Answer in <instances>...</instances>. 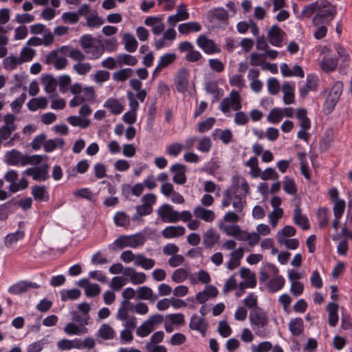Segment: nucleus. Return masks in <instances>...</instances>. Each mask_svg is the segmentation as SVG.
I'll list each match as a JSON object with an SVG mask.
<instances>
[{"instance_id":"nucleus-63","label":"nucleus","mask_w":352,"mask_h":352,"mask_svg":"<svg viewBox=\"0 0 352 352\" xmlns=\"http://www.w3.org/2000/svg\"><path fill=\"white\" fill-rule=\"evenodd\" d=\"M73 68L79 75H86L90 72L91 65L89 63H78L75 64Z\"/></svg>"},{"instance_id":"nucleus-5","label":"nucleus","mask_w":352,"mask_h":352,"mask_svg":"<svg viewBox=\"0 0 352 352\" xmlns=\"http://www.w3.org/2000/svg\"><path fill=\"white\" fill-rule=\"evenodd\" d=\"M48 168V164H45L41 166L29 168L24 171V174L32 176L33 179L36 181H45L50 177Z\"/></svg>"},{"instance_id":"nucleus-36","label":"nucleus","mask_w":352,"mask_h":352,"mask_svg":"<svg viewBox=\"0 0 352 352\" xmlns=\"http://www.w3.org/2000/svg\"><path fill=\"white\" fill-rule=\"evenodd\" d=\"M318 2L308 4L304 7L301 13L297 16L298 19L309 18L311 15L318 11Z\"/></svg>"},{"instance_id":"nucleus-20","label":"nucleus","mask_w":352,"mask_h":352,"mask_svg":"<svg viewBox=\"0 0 352 352\" xmlns=\"http://www.w3.org/2000/svg\"><path fill=\"white\" fill-rule=\"evenodd\" d=\"M283 91L284 93L283 102L285 104H290L294 102V88L288 82H284L282 87Z\"/></svg>"},{"instance_id":"nucleus-39","label":"nucleus","mask_w":352,"mask_h":352,"mask_svg":"<svg viewBox=\"0 0 352 352\" xmlns=\"http://www.w3.org/2000/svg\"><path fill=\"white\" fill-rule=\"evenodd\" d=\"M16 206V204L12 201H8L0 206V221L7 219L10 212Z\"/></svg>"},{"instance_id":"nucleus-56","label":"nucleus","mask_w":352,"mask_h":352,"mask_svg":"<svg viewBox=\"0 0 352 352\" xmlns=\"http://www.w3.org/2000/svg\"><path fill=\"white\" fill-rule=\"evenodd\" d=\"M243 304L245 307L252 310L256 308H259L258 305L257 297L252 293L248 294V296L243 300Z\"/></svg>"},{"instance_id":"nucleus-45","label":"nucleus","mask_w":352,"mask_h":352,"mask_svg":"<svg viewBox=\"0 0 352 352\" xmlns=\"http://www.w3.org/2000/svg\"><path fill=\"white\" fill-rule=\"evenodd\" d=\"M114 222L116 226L126 227L130 224V218L124 212H118L114 216Z\"/></svg>"},{"instance_id":"nucleus-30","label":"nucleus","mask_w":352,"mask_h":352,"mask_svg":"<svg viewBox=\"0 0 352 352\" xmlns=\"http://www.w3.org/2000/svg\"><path fill=\"white\" fill-rule=\"evenodd\" d=\"M240 275L242 278L246 279V282L249 285L250 288H254L256 285V276L254 273L251 272L248 268H241L240 270Z\"/></svg>"},{"instance_id":"nucleus-9","label":"nucleus","mask_w":352,"mask_h":352,"mask_svg":"<svg viewBox=\"0 0 352 352\" xmlns=\"http://www.w3.org/2000/svg\"><path fill=\"white\" fill-rule=\"evenodd\" d=\"M189 73L186 69H180L175 77V83L177 90L180 93L187 91L188 85Z\"/></svg>"},{"instance_id":"nucleus-3","label":"nucleus","mask_w":352,"mask_h":352,"mask_svg":"<svg viewBox=\"0 0 352 352\" xmlns=\"http://www.w3.org/2000/svg\"><path fill=\"white\" fill-rule=\"evenodd\" d=\"M336 13V6H331L328 9L318 10L317 14L312 19V22L316 26L321 23L329 24L333 19Z\"/></svg>"},{"instance_id":"nucleus-48","label":"nucleus","mask_w":352,"mask_h":352,"mask_svg":"<svg viewBox=\"0 0 352 352\" xmlns=\"http://www.w3.org/2000/svg\"><path fill=\"white\" fill-rule=\"evenodd\" d=\"M333 214L337 219H340L345 209V201L343 199L333 200Z\"/></svg>"},{"instance_id":"nucleus-28","label":"nucleus","mask_w":352,"mask_h":352,"mask_svg":"<svg viewBox=\"0 0 352 352\" xmlns=\"http://www.w3.org/2000/svg\"><path fill=\"white\" fill-rule=\"evenodd\" d=\"M116 60L120 66H122L123 65L134 66L138 62L136 57L127 54H118L116 56Z\"/></svg>"},{"instance_id":"nucleus-53","label":"nucleus","mask_w":352,"mask_h":352,"mask_svg":"<svg viewBox=\"0 0 352 352\" xmlns=\"http://www.w3.org/2000/svg\"><path fill=\"white\" fill-rule=\"evenodd\" d=\"M282 118L283 113L281 109L278 108H274L270 111L267 119L268 122L271 123L277 124L280 121Z\"/></svg>"},{"instance_id":"nucleus-27","label":"nucleus","mask_w":352,"mask_h":352,"mask_svg":"<svg viewBox=\"0 0 352 352\" xmlns=\"http://www.w3.org/2000/svg\"><path fill=\"white\" fill-rule=\"evenodd\" d=\"M289 328L292 335L295 336H300L304 328L302 319L296 318L292 320L289 324Z\"/></svg>"},{"instance_id":"nucleus-26","label":"nucleus","mask_w":352,"mask_h":352,"mask_svg":"<svg viewBox=\"0 0 352 352\" xmlns=\"http://www.w3.org/2000/svg\"><path fill=\"white\" fill-rule=\"evenodd\" d=\"M123 41L124 43V48L129 52H134L136 51L138 43L135 36L131 34H124Z\"/></svg>"},{"instance_id":"nucleus-33","label":"nucleus","mask_w":352,"mask_h":352,"mask_svg":"<svg viewBox=\"0 0 352 352\" xmlns=\"http://www.w3.org/2000/svg\"><path fill=\"white\" fill-rule=\"evenodd\" d=\"M340 98L328 94L323 104V111L325 114H329L333 111Z\"/></svg>"},{"instance_id":"nucleus-57","label":"nucleus","mask_w":352,"mask_h":352,"mask_svg":"<svg viewBox=\"0 0 352 352\" xmlns=\"http://www.w3.org/2000/svg\"><path fill=\"white\" fill-rule=\"evenodd\" d=\"M279 177L278 174L276 173L275 169L272 168H267L263 170L261 175V178L263 180L274 179L277 180Z\"/></svg>"},{"instance_id":"nucleus-1","label":"nucleus","mask_w":352,"mask_h":352,"mask_svg":"<svg viewBox=\"0 0 352 352\" xmlns=\"http://www.w3.org/2000/svg\"><path fill=\"white\" fill-rule=\"evenodd\" d=\"M250 321L256 336L265 338L267 331L264 329L269 323L267 314L263 309L256 308L250 313Z\"/></svg>"},{"instance_id":"nucleus-31","label":"nucleus","mask_w":352,"mask_h":352,"mask_svg":"<svg viewBox=\"0 0 352 352\" xmlns=\"http://www.w3.org/2000/svg\"><path fill=\"white\" fill-rule=\"evenodd\" d=\"M229 101L230 106L234 111H239L242 108L241 96L237 91H231L230 93Z\"/></svg>"},{"instance_id":"nucleus-40","label":"nucleus","mask_w":352,"mask_h":352,"mask_svg":"<svg viewBox=\"0 0 352 352\" xmlns=\"http://www.w3.org/2000/svg\"><path fill=\"white\" fill-rule=\"evenodd\" d=\"M88 52H85L87 54H89V59L94 60L100 57L104 52L103 43L99 41L98 45H92L91 48H89Z\"/></svg>"},{"instance_id":"nucleus-14","label":"nucleus","mask_w":352,"mask_h":352,"mask_svg":"<svg viewBox=\"0 0 352 352\" xmlns=\"http://www.w3.org/2000/svg\"><path fill=\"white\" fill-rule=\"evenodd\" d=\"M318 78L313 74H308L307 76L306 84L300 88V95L305 98L309 91H314L317 87Z\"/></svg>"},{"instance_id":"nucleus-43","label":"nucleus","mask_w":352,"mask_h":352,"mask_svg":"<svg viewBox=\"0 0 352 352\" xmlns=\"http://www.w3.org/2000/svg\"><path fill=\"white\" fill-rule=\"evenodd\" d=\"M81 292L78 289L63 290L60 292V297L63 301L76 300L80 297Z\"/></svg>"},{"instance_id":"nucleus-8","label":"nucleus","mask_w":352,"mask_h":352,"mask_svg":"<svg viewBox=\"0 0 352 352\" xmlns=\"http://www.w3.org/2000/svg\"><path fill=\"white\" fill-rule=\"evenodd\" d=\"M170 171L174 174L173 181L177 184L182 185L186 182V166L180 163H176L170 168Z\"/></svg>"},{"instance_id":"nucleus-47","label":"nucleus","mask_w":352,"mask_h":352,"mask_svg":"<svg viewBox=\"0 0 352 352\" xmlns=\"http://www.w3.org/2000/svg\"><path fill=\"white\" fill-rule=\"evenodd\" d=\"M337 65L338 60L334 58H324L321 63L322 69L327 72L335 70Z\"/></svg>"},{"instance_id":"nucleus-44","label":"nucleus","mask_w":352,"mask_h":352,"mask_svg":"<svg viewBox=\"0 0 352 352\" xmlns=\"http://www.w3.org/2000/svg\"><path fill=\"white\" fill-rule=\"evenodd\" d=\"M28 291V281H20L8 289V292L14 295L21 294Z\"/></svg>"},{"instance_id":"nucleus-32","label":"nucleus","mask_w":352,"mask_h":352,"mask_svg":"<svg viewBox=\"0 0 352 352\" xmlns=\"http://www.w3.org/2000/svg\"><path fill=\"white\" fill-rule=\"evenodd\" d=\"M283 188L289 195H294L297 192V188L294 179L285 176L283 181Z\"/></svg>"},{"instance_id":"nucleus-4","label":"nucleus","mask_w":352,"mask_h":352,"mask_svg":"<svg viewBox=\"0 0 352 352\" xmlns=\"http://www.w3.org/2000/svg\"><path fill=\"white\" fill-rule=\"evenodd\" d=\"M157 214L166 223H175L179 221V212L174 210L172 206L167 204L158 209Z\"/></svg>"},{"instance_id":"nucleus-59","label":"nucleus","mask_w":352,"mask_h":352,"mask_svg":"<svg viewBox=\"0 0 352 352\" xmlns=\"http://www.w3.org/2000/svg\"><path fill=\"white\" fill-rule=\"evenodd\" d=\"M267 89L270 94H277L280 90V84L278 80L274 78H270L267 81Z\"/></svg>"},{"instance_id":"nucleus-12","label":"nucleus","mask_w":352,"mask_h":352,"mask_svg":"<svg viewBox=\"0 0 352 352\" xmlns=\"http://www.w3.org/2000/svg\"><path fill=\"white\" fill-rule=\"evenodd\" d=\"M219 235L214 228L208 230L203 236V243L206 248H212L219 241Z\"/></svg>"},{"instance_id":"nucleus-2","label":"nucleus","mask_w":352,"mask_h":352,"mask_svg":"<svg viewBox=\"0 0 352 352\" xmlns=\"http://www.w3.org/2000/svg\"><path fill=\"white\" fill-rule=\"evenodd\" d=\"M142 204L136 206V213L131 217L134 222H143L142 217L153 212V206L156 202V196L152 193L146 194L142 196Z\"/></svg>"},{"instance_id":"nucleus-21","label":"nucleus","mask_w":352,"mask_h":352,"mask_svg":"<svg viewBox=\"0 0 352 352\" xmlns=\"http://www.w3.org/2000/svg\"><path fill=\"white\" fill-rule=\"evenodd\" d=\"M338 305L335 302H329L327 307L329 312V324L331 327H335L338 322Z\"/></svg>"},{"instance_id":"nucleus-51","label":"nucleus","mask_w":352,"mask_h":352,"mask_svg":"<svg viewBox=\"0 0 352 352\" xmlns=\"http://www.w3.org/2000/svg\"><path fill=\"white\" fill-rule=\"evenodd\" d=\"M4 67L8 70L14 69L18 65H21L22 63L20 60L19 57L14 56H10L4 59Z\"/></svg>"},{"instance_id":"nucleus-60","label":"nucleus","mask_w":352,"mask_h":352,"mask_svg":"<svg viewBox=\"0 0 352 352\" xmlns=\"http://www.w3.org/2000/svg\"><path fill=\"white\" fill-rule=\"evenodd\" d=\"M35 55V51L29 47H25L21 52V56L19 57L20 60L23 63V62L30 61Z\"/></svg>"},{"instance_id":"nucleus-38","label":"nucleus","mask_w":352,"mask_h":352,"mask_svg":"<svg viewBox=\"0 0 352 352\" xmlns=\"http://www.w3.org/2000/svg\"><path fill=\"white\" fill-rule=\"evenodd\" d=\"M67 120L72 126H79L82 129L87 128L90 124L89 120H87L85 118H80L78 116H69L67 118Z\"/></svg>"},{"instance_id":"nucleus-52","label":"nucleus","mask_w":352,"mask_h":352,"mask_svg":"<svg viewBox=\"0 0 352 352\" xmlns=\"http://www.w3.org/2000/svg\"><path fill=\"white\" fill-rule=\"evenodd\" d=\"M171 278L175 283H182L188 278V272L183 268L177 269L173 273Z\"/></svg>"},{"instance_id":"nucleus-10","label":"nucleus","mask_w":352,"mask_h":352,"mask_svg":"<svg viewBox=\"0 0 352 352\" xmlns=\"http://www.w3.org/2000/svg\"><path fill=\"white\" fill-rule=\"evenodd\" d=\"M293 220L295 224L300 226L303 230H307L310 228L308 219L302 214V209L299 203L295 204Z\"/></svg>"},{"instance_id":"nucleus-49","label":"nucleus","mask_w":352,"mask_h":352,"mask_svg":"<svg viewBox=\"0 0 352 352\" xmlns=\"http://www.w3.org/2000/svg\"><path fill=\"white\" fill-rule=\"evenodd\" d=\"M233 197L234 201H232V206L235 210V212H241L243 209L242 199L245 197L239 194V188L234 190Z\"/></svg>"},{"instance_id":"nucleus-62","label":"nucleus","mask_w":352,"mask_h":352,"mask_svg":"<svg viewBox=\"0 0 352 352\" xmlns=\"http://www.w3.org/2000/svg\"><path fill=\"white\" fill-rule=\"evenodd\" d=\"M283 215V210L282 208L274 210L269 214L270 222L273 228L277 225L278 220L280 219Z\"/></svg>"},{"instance_id":"nucleus-23","label":"nucleus","mask_w":352,"mask_h":352,"mask_svg":"<svg viewBox=\"0 0 352 352\" xmlns=\"http://www.w3.org/2000/svg\"><path fill=\"white\" fill-rule=\"evenodd\" d=\"M155 261L152 258H146L143 254L136 255V259L134 261V265L141 266L144 270H150L154 267Z\"/></svg>"},{"instance_id":"nucleus-22","label":"nucleus","mask_w":352,"mask_h":352,"mask_svg":"<svg viewBox=\"0 0 352 352\" xmlns=\"http://www.w3.org/2000/svg\"><path fill=\"white\" fill-rule=\"evenodd\" d=\"M239 188V179H234V184H232L230 188L227 189L223 193V197L221 202L223 208L229 206L231 204L232 198L233 197L234 190Z\"/></svg>"},{"instance_id":"nucleus-35","label":"nucleus","mask_w":352,"mask_h":352,"mask_svg":"<svg viewBox=\"0 0 352 352\" xmlns=\"http://www.w3.org/2000/svg\"><path fill=\"white\" fill-rule=\"evenodd\" d=\"M129 247L135 248L144 245L146 237L144 234L139 233L128 236Z\"/></svg>"},{"instance_id":"nucleus-6","label":"nucleus","mask_w":352,"mask_h":352,"mask_svg":"<svg viewBox=\"0 0 352 352\" xmlns=\"http://www.w3.org/2000/svg\"><path fill=\"white\" fill-rule=\"evenodd\" d=\"M6 162L8 164L16 166L21 164V166H26L28 164L26 155H23L21 152L16 149H12L6 153Z\"/></svg>"},{"instance_id":"nucleus-17","label":"nucleus","mask_w":352,"mask_h":352,"mask_svg":"<svg viewBox=\"0 0 352 352\" xmlns=\"http://www.w3.org/2000/svg\"><path fill=\"white\" fill-rule=\"evenodd\" d=\"M204 318H199L196 314H193L189 327L191 329L199 331L204 335L206 330V324H204Z\"/></svg>"},{"instance_id":"nucleus-37","label":"nucleus","mask_w":352,"mask_h":352,"mask_svg":"<svg viewBox=\"0 0 352 352\" xmlns=\"http://www.w3.org/2000/svg\"><path fill=\"white\" fill-rule=\"evenodd\" d=\"M296 230L292 226H285L283 228L278 231L276 234L277 241L281 242V240L286 239L285 237L293 236L296 234Z\"/></svg>"},{"instance_id":"nucleus-11","label":"nucleus","mask_w":352,"mask_h":352,"mask_svg":"<svg viewBox=\"0 0 352 352\" xmlns=\"http://www.w3.org/2000/svg\"><path fill=\"white\" fill-rule=\"evenodd\" d=\"M283 34L284 32L278 26L272 25L267 34L270 43L275 46H280Z\"/></svg>"},{"instance_id":"nucleus-64","label":"nucleus","mask_w":352,"mask_h":352,"mask_svg":"<svg viewBox=\"0 0 352 352\" xmlns=\"http://www.w3.org/2000/svg\"><path fill=\"white\" fill-rule=\"evenodd\" d=\"M46 192L45 186H35L32 188V194L36 200L43 201Z\"/></svg>"},{"instance_id":"nucleus-29","label":"nucleus","mask_w":352,"mask_h":352,"mask_svg":"<svg viewBox=\"0 0 352 352\" xmlns=\"http://www.w3.org/2000/svg\"><path fill=\"white\" fill-rule=\"evenodd\" d=\"M41 82L45 85V90L47 93H53L56 90L57 83L52 75L43 76Z\"/></svg>"},{"instance_id":"nucleus-7","label":"nucleus","mask_w":352,"mask_h":352,"mask_svg":"<svg viewBox=\"0 0 352 352\" xmlns=\"http://www.w3.org/2000/svg\"><path fill=\"white\" fill-rule=\"evenodd\" d=\"M197 44L208 54L220 52V49L216 45L214 42L208 38L206 35H200L197 39Z\"/></svg>"},{"instance_id":"nucleus-58","label":"nucleus","mask_w":352,"mask_h":352,"mask_svg":"<svg viewBox=\"0 0 352 352\" xmlns=\"http://www.w3.org/2000/svg\"><path fill=\"white\" fill-rule=\"evenodd\" d=\"M153 330L154 328L148 324V323H147V320H146L141 326L137 329L136 333L140 337H146L148 336L150 333Z\"/></svg>"},{"instance_id":"nucleus-41","label":"nucleus","mask_w":352,"mask_h":352,"mask_svg":"<svg viewBox=\"0 0 352 352\" xmlns=\"http://www.w3.org/2000/svg\"><path fill=\"white\" fill-rule=\"evenodd\" d=\"M177 58V55L175 53H167L161 56L158 62L159 68H165L172 63H173Z\"/></svg>"},{"instance_id":"nucleus-13","label":"nucleus","mask_w":352,"mask_h":352,"mask_svg":"<svg viewBox=\"0 0 352 352\" xmlns=\"http://www.w3.org/2000/svg\"><path fill=\"white\" fill-rule=\"evenodd\" d=\"M185 228L182 226H167L162 232V236L166 239H171L183 236L185 234Z\"/></svg>"},{"instance_id":"nucleus-24","label":"nucleus","mask_w":352,"mask_h":352,"mask_svg":"<svg viewBox=\"0 0 352 352\" xmlns=\"http://www.w3.org/2000/svg\"><path fill=\"white\" fill-rule=\"evenodd\" d=\"M138 298L142 300H149L151 302L155 301L158 298V296L153 294V290L146 286H143L138 290Z\"/></svg>"},{"instance_id":"nucleus-18","label":"nucleus","mask_w":352,"mask_h":352,"mask_svg":"<svg viewBox=\"0 0 352 352\" xmlns=\"http://www.w3.org/2000/svg\"><path fill=\"white\" fill-rule=\"evenodd\" d=\"M201 30L200 24L195 21L182 23L178 26V31L183 34H188L190 32H197Z\"/></svg>"},{"instance_id":"nucleus-16","label":"nucleus","mask_w":352,"mask_h":352,"mask_svg":"<svg viewBox=\"0 0 352 352\" xmlns=\"http://www.w3.org/2000/svg\"><path fill=\"white\" fill-rule=\"evenodd\" d=\"M208 19L212 21L214 19L224 22L228 19V12L223 8H215L208 11Z\"/></svg>"},{"instance_id":"nucleus-42","label":"nucleus","mask_w":352,"mask_h":352,"mask_svg":"<svg viewBox=\"0 0 352 352\" xmlns=\"http://www.w3.org/2000/svg\"><path fill=\"white\" fill-rule=\"evenodd\" d=\"M133 74V71L131 68H124L113 73V78L116 81H124Z\"/></svg>"},{"instance_id":"nucleus-54","label":"nucleus","mask_w":352,"mask_h":352,"mask_svg":"<svg viewBox=\"0 0 352 352\" xmlns=\"http://www.w3.org/2000/svg\"><path fill=\"white\" fill-rule=\"evenodd\" d=\"M239 179V188H240L241 192H239V195H242L243 197H246L247 195L250 192V188L248 182L243 177H240L239 176H235L232 179V184H234V179Z\"/></svg>"},{"instance_id":"nucleus-15","label":"nucleus","mask_w":352,"mask_h":352,"mask_svg":"<svg viewBox=\"0 0 352 352\" xmlns=\"http://www.w3.org/2000/svg\"><path fill=\"white\" fill-rule=\"evenodd\" d=\"M193 213L196 217L206 222H212L215 218L214 212L212 210L206 209L200 206L194 209Z\"/></svg>"},{"instance_id":"nucleus-25","label":"nucleus","mask_w":352,"mask_h":352,"mask_svg":"<svg viewBox=\"0 0 352 352\" xmlns=\"http://www.w3.org/2000/svg\"><path fill=\"white\" fill-rule=\"evenodd\" d=\"M104 107L110 109L113 114H120L124 110L123 105L115 98H109L104 104Z\"/></svg>"},{"instance_id":"nucleus-50","label":"nucleus","mask_w":352,"mask_h":352,"mask_svg":"<svg viewBox=\"0 0 352 352\" xmlns=\"http://www.w3.org/2000/svg\"><path fill=\"white\" fill-rule=\"evenodd\" d=\"M319 219L318 226L320 228H324L329 223V214L327 208H320L318 211Z\"/></svg>"},{"instance_id":"nucleus-19","label":"nucleus","mask_w":352,"mask_h":352,"mask_svg":"<svg viewBox=\"0 0 352 352\" xmlns=\"http://www.w3.org/2000/svg\"><path fill=\"white\" fill-rule=\"evenodd\" d=\"M285 285V279L282 276L277 275L270 279L267 283V288L270 292L274 293L281 289Z\"/></svg>"},{"instance_id":"nucleus-55","label":"nucleus","mask_w":352,"mask_h":352,"mask_svg":"<svg viewBox=\"0 0 352 352\" xmlns=\"http://www.w3.org/2000/svg\"><path fill=\"white\" fill-rule=\"evenodd\" d=\"M28 181L23 177L20 179L19 182H16V184H12V185L9 186V190L11 192L15 193L20 190H24L28 188Z\"/></svg>"},{"instance_id":"nucleus-61","label":"nucleus","mask_w":352,"mask_h":352,"mask_svg":"<svg viewBox=\"0 0 352 352\" xmlns=\"http://www.w3.org/2000/svg\"><path fill=\"white\" fill-rule=\"evenodd\" d=\"M215 122L214 118H208L203 122L199 123L198 131L200 133H204L210 130Z\"/></svg>"},{"instance_id":"nucleus-34","label":"nucleus","mask_w":352,"mask_h":352,"mask_svg":"<svg viewBox=\"0 0 352 352\" xmlns=\"http://www.w3.org/2000/svg\"><path fill=\"white\" fill-rule=\"evenodd\" d=\"M115 334L113 328L107 324H102L98 331V335L104 340H111L114 338Z\"/></svg>"},{"instance_id":"nucleus-46","label":"nucleus","mask_w":352,"mask_h":352,"mask_svg":"<svg viewBox=\"0 0 352 352\" xmlns=\"http://www.w3.org/2000/svg\"><path fill=\"white\" fill-rule=\"evenodd\" d=\"M86 20L87 25L89 28H98L104 23V20L98 16L96 11L91 16H87Z\"/></svg>"}]
</instances>
